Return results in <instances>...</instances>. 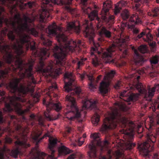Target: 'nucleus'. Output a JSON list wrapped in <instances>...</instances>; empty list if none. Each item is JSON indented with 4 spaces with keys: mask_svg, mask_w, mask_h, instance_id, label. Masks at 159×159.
<instances>
[{
    "mask_svg": "<svg viewBox=\"0 0 159 159\" xmlns=\"http://www.w3.org/2000/svg\"><path fill=\"white\" fill-rule=\"evenodd\" d=\"M16 1L0 0V2L12 11L16 6L13 4V2ZM4 11V9L0 6V26L5 22L11 30L5 28L0 32V52L4 54L3 58L7 63L15 62L17 65L20 77L14 78L7 84L6 87H31L32 84L36 83L33 71L34 61L31 59L28 63L24 62L21 57L25 54L24 48L26 51L30 48L35 56L40 57L41 60L38 67L39 72L43 74L48 73L49 75L54 73L57 76L61 74V68H54L51 63L48 66H45L43 60L49 57V49L41 48L39 52L35 47V43L31 41L30 37L25 33L24 32L26 31L35 37L38 36L39 33L35 28H30L31 24L33 25V20L24 15V22L23 23L19 13L15 14L13 18L9 20L2 15V12Z\"/></svg>",
    "mask_w": 159,
    "mask_h": 159,
    "instance_id": "nucleus-1",
    "label": "nucleus"
},
{
    "mask_svg": "<svg viewBox=\"0 0 159 159\" xmlns=\"http://www.w3.org/2000/svg\"><path fill=\"white\" fill-rule=\"evenodd\" d=\"M80 30L79 26H76L74 22L68 23L67 24L66 30L65 32L63 31L62 29L57 25L54 23L49 25L47 30L48 33L50 35H56L59 45H56L52 49L53 56L57 60V64L62 66L65 63L66 57L70 52H72L75 49L79 47L81 41H76L73 40L69 41L67 40L66 33H72L75 32L79 34Z\"/></svg>",
    "mask_w": 159,
    "mask_h": 159,
    "instance_id": "nucleus-2",
    "label": "nucleus"
},
{
    "mask_svg": "<svg viewBox=\"0 0 159 159\" xmlns=\"http://www.w3.org/2000/svg\"><path fill=\"white\" fill-rule=\"evenodd\" d=\"M115 105L117 108L109 113V116L104 120L100 130L102 133H106L110 129L116 128L118 124H121L124 128L120 132L124 134L123 137L125 141V148L130 150L135 146V144L133 143L132 141L134 138V124L133 121L122 116L118 112V109L123 111H126V106L124 104L117 102Z\"/></svg>",
    "mask_w": 159,
    "mask_h": 159,
    "instance_id": "nucleus-3",
    "label": "nucleus"
},
{
    "mask_svg": "<svg viewBox=\"0 0 159 159\" xmlns=\"http://www.w3.org/2000/svg\"><path fill=\"white\" fill-rule=\"evenodd\" d=\"M64 87L65 91L69 92L73 90L71 94H68L66 97V101L68 103V107L70 109L65 112L66 117L70 120H74L76 118H80L81 116L80 112L77 107L75 99L73 95L76 94L79 96L81 92L80 89L75 85V77L71 72H66L64 74Z\"/></svg>",
    "mask_w": 159,
    "mask_h": 159,
    "instance_id": "nucleus-4",
    "label": "nucleus"
},
{
    "mask_svg": "<svg viewBox=\"0 0 159 159\" xmlns=\"http://www.w3.org/2000/svg\"><path fill=\"white\" fill-rule=\"evenodd\" d=\"M129 39L128 36H125L122 39L120 38L116 39L112 45L102 53L98 51L97 46H95V47H92L91 57L92 64L94 66H97L102 63V60H107L105 61L106 63L109 62L110 61L108 60L112 57V52H114L117 48L122 52L124 55H126L127 54V42Z\"/></svg>",
    "mask_w": 159,
    "mask_h": 159,
    "instance_id": "nucleus-5",
    "label": "nucleus"
},
{
    "mask_svg": "<svg viewBox=\"0 0 159 159\" xmlns=\"http://www.w3.org/2000/svg\"><path fill=\"white\" fill-rule=\"evenodd\" d=\"M41 133L34 132L31 134V137L33 142L36 143L37 146L42 140L46 137H49L48 151L49 154L48 155L43 152H37L34 155V159H57L54 157V153L55 150L54 147L56 146L57 140V139L50 136L49 133H47L44 134V136L39 138Z\"/></svg>",
    "mask_w": 159,
    "mask_h": 159,
    "instance_id": "nucleus-6",
    "label": "nucleus"
},
{
    "mask_svg": "<svg viewBox=\"0 0 159 159\" xmlns=\"http://www.w3.org/2000/svg\"><path fill=\"white\" fill-rule=\"evenodd\" d=\"M121 16L123 20L121 22L122 26L124 27L128 25L129 28L133 29L134 37L135 40H138L145 35L146 30H143L142 32L139 34V29L134 27L135 24H138L141 21L138 14H133L129 18V13L128 11L125 10L121 14Z\"/></svg>",
    "mask_w": 159,
    "mask_h": 159,
    "instance_id": "nucleus-7",
    "label": "nucleus"
},
{
    "mask_svg": "<svg viewBox=\"0 0 159 159\" xmlns=\"http://www.w3.org/2000/svg\"><path fill=\"white\" fill-rule=\"evenodd\" d=\"M15 129L18 134L17 135L15 136V138L17 139L15 142L17 148L12 150L11 151L9 149H7V151L10 152V155L11 156L16 158L19 153V150H20L22 148H27L30 147V145L27 143V137L25 133L27 132V128H24L18 124L16 125Z\"/></svg>",
    "mask_w": 159,
    "mask_h": 159,
    "instance_id": "nucleus-8",
    "label": "nucleus"
},
{
    "mask_svg": "<svg viewBox=\"0 0 159 159\" xmlns=\"http://www.w3.org/2000/svg\"><path fill=\"white\" fill-rule=\"evenodd\" d=\"M146 138L147 141L140 146V151L142 155L145 159H159L157 153L150 152L154 150L152 144L156 142V136L151 134H148Z\"/></svg>",
    "mask_w": 159,
    "mask_h": 159,
    "instance_id": "nucleus-9",
    "label": "nucleus"
},
{
    "mask_svg": "<svg viewBox=\"0 0 159 159\" xmlns=\"http://www.w3.org/2000/svg\"><path fill=\"white\" fill-rule=\"evenodd\" d=\"M42 3L41 9L39 11V21L44 23L50 17V13L53 11V6L57 3V1L56 0H42Z\"/></svg>",
    "mask_w": 159,
    "mask_h": 159,
    "instance_id": "nucleus-10",
    "label": "nucleus"
},
{
    "mask_svg": "<svg viewBox=\"0 0 159 159\" xmlns=\"http://www.w3.org/2000/svg\"><path fill=\"white\" fill-rule=\"evenodd\" d=\"M140 78V76L138 75L134 79L137 82L135 84V87L140 93L144 94V98L146 100L151 102L152 101V97L154 95L156 89L157 90H159V84H155L154 87L152 88L149 87L148 92L144 88L142 84L139 82Z\"/></svg>",
    "mask_w": 159,
    "mask_h": 159,
    "instance_id": "nucleus-11",
    "label": "nucleus"
},
{
    "mask_svg": "<svg viewBox=\"0 0 159 159\" xmlns=\"http://www.w3.org/2000/svg\"><path fill=\"white\" fill-rule=\"evenodd\" d=\"M43 104L45 105L47 108V111L44 113L45 118L48 120H51L52 118L50 114V111L52 109H54L57 111H59L62 108L61 104L59 102L53 103L52 101H48L44 98L43 100Z\"/></svg>",
    "mask_w": 159,
    "mask_h": 159,
    "instance_id": "nucleus-12",
    "label": "nucleus"
},
{
    "mask_svg": "<svg viewBox=\"0 0 159 159\" xmlns=\"http://www.w3.org/2000/svg\"><path fill=\"white\" fill-rule=\"evenodd\" d=\"M87 0H81L82 9L83 11L85 14L88 15V18L90 21L95 20L97 24H99L101 21V19L98 17L96 11H92L90 7H87Z\"/></svg>",
    "mask_w": 159,
    "mask_h": 159,
    "instance_id": "nucleus-13",
    "label": "nucleus"
},
{
    "mask_svg": "<svg viewBox=\"0 0 159 159\" xmlns=\"http://www.w3.org/2000/svg\"><path fill=\"white\" fill-rule=\"evenodd\" d=\"M130 91L123 90L120 92V97H127V98L125 100L128 102H136L138 99L139 97L138 95L133 93H130Z\"/></svg>",
    "mask_w": 159,
    "mask_h": 159,
    "instance_id": "nucleus-14",
    "label": "nucleus"
},
{
    "mask_svg": "<svg viewBox=\"0 0 159 159\" xmlns=\"http://www.w3.org/2000/svg\"><path fill=\"white\" fill-rule=\"evenodd\" d=\"M89 151L88 152L89 159H96L97 158L96 147L94 141H92L89 145ZM98 159H107L104 156H102Z\"/></svg>",
    "mask_w": 159,
    "mask_h": 159,
    "instance_id": "nucleus-15",
    "label": "nucleus"
},
{
    "mask_svg": "<svg viewBox=\"0 0 159 159\" xmlns=\"http://www.w3.org/2000/svg\"><path fill=\"white\" fill-rule=\"evenodd\" d=\"M88 21L86 22V24L84 25V35L86 37L89 38L90 41H93V38L95 35L94 30L92 26V24L90 23L91 25L89 26L88 25Z\"/></svg>",
    "mask_w": 159,
    "mask_h": 159,
    "instance_id": "nucleus-16",
    "label": "nucleus"
},
{
    "mask_svg": "<svg viewBox=\"0 0 159 159\" xmlns=\"http://www.w3.org/2000/svg\"><path fill=\"white\" fill-rule=\"evenodd\" d=\"M132 49L134 51V59L135 64L138 66L142 65L145 61V60L134 47H132Z\"/></svg>",
    "mask_w": 159,
    "mask_h": 159,
    "instance_id": "nucleus-17",
    "label": "nucleus"
},
{
    "mask_svg": "<svg viewBox=\"0 0 159 159\" xmlns=\"http://www.w3.org/2000/svg\"><path fill=\"white\" fill-rule=\"evenodd\" d=\"M96 101L93 100L86 99L83 102L81 111L89 109L96 108Z\"/></svg>",
    "mask_w": 159,
    "mask_h": 159,
    "instance_id": "nucleus-18",
    "label": "nucleus"
},
{
    "mask_svg": "<svg viewBox=\"0 0 159 159\" xmlns=\"http://www.w3.org/2000/svg\"><path fill=\"white\" fill-rule=\"evenodd\" d=\"M99 35L101 36V38H99L98 40L102 42L104 40V37L108 39L110 38L111 37V33L105 27H102L99 32Z\"/></svg>",
    "mask_w": 159,
    "mask_h": 159,
    "instance_id": "nucleus-19",
    "label": "nucleus"
},
{
    "mask_svg": "<svg viewBox=\"0 0 159 159\" xmlns=\"http://www.w3.org/2000/svg\"><path fill=\"white\" fill-rule=\"evenodd\" d=\"M11 71V68H6L4 70H0V79L4 82L8 79V74Z\"/></svg>",
    "mask_w": 159,
    "mask_h": 159,
    "instance_id": "nucleus-20",
    "label": "nucleus"
},
{
    "mask_svg": "<svg viewBox=\"0 0 159 159\" xmlns=\"http://www.w3.org/2000/svg\"><path fill=\"white\" fill-rule=\"evenodd\" d=\"M88 78L89 80L90 81L89 83V88L91 89H92L95 88V87L97 85V84L98 82L102 77V75H100L98 76L96 80H95L93 78L92 76L87 75Z\"/></svg>",
    "mask_w": 159,
    "mask_h": 159,
    "instance_id": "nucleus-21",
    "label": "nucleus"
},
{
    "mask_svg": "<svg viewBox=\"0 0 159 159\" xmlns=\"http://www.w3.org/2000/svg\"><path fill=\"white\" fill-rule=\"evenodd\" d=\"M109 85V83L106 81H102L100 83L99 91L102 94L104 95L108 93Z\"/></svg>",
    "mask_w": 159,
    "mask_h": 159,
    "instance_id": "nucleus-22",
    "label": "nucleus"
},
{
    "mask_svg": "<svg viewBox=\"0 0 159 159\" xmlns=\"http://www.w3.org/2000/svg\"><path fill=\"white\" fill-rule=\"evenodd\" d=\"M100 120V116L96 112L92 118V122L94 125L97 126Z\"/></svg>",
    "mask_w": 159,
    "mask_h": 159,
    "instance_id": "nucleus-23",
    "label": "nucleus"
},
{
    "mask_svg": "<svg viewBox=\"0 0 159 159\" xmlns=\"http://www.w3.org/2000/svg\"><path fill=\"white\" fill-rule=\"evenodd\" d=\"M59 152L60 153L63 154H67L71 152L72 151L70 150L64 146H62L59 149Z\"/></svg>",
    "mask_w": 159,
    "mask_h": 159,
    "instance_id": "nucleus-24",
    "label": "nucleus"
},
{
    "mask_svg": "<svg viewBox=\"0 0 159 159\" xmlns=\"http://www.w3.org/2000/svg\"><path fill=\"white\" fill-rule=\"evenodd\" d=\"M40 38L42 41L43 44L44 46H49L51 45L52 42L48 39H46L44 35H42Z\"/></svg>",
    "mask_w": 159,
    "mask_h": 159,
    "instance_id": "nucleus-25",
    "label": "nucleus"
},
{
    "mask_svg": "<svg viewBox=\"0 0 159 159\" xmlns=\"http://www.w3.org/2000/svg\"><path fill=\"white\" fill-rule=\"evenodd\" d=\"M102 19L104 21L107 22L112 23L114 20V17L113 16H105L102 17Z\"/></svg>",
    "mask_w": 159,
    "mask_h": 159,
    "instance_id": "nucleus-26",
    "label": "nucleus"
},
{
    "mask_svg": "<svg viewBox=\"0 0 159 159\" xmlns=\"http://www.w3.org/2000/svg\"><path fill=\"white\" fill-rule=\"evenodd\" d=\"M151 15L154 17L157 18L159 17V7H157L154 8L152 10Z\"/></svg>",
    "mask_w": 159,
    "mask_h": 159,
    "instance_id": "nucleus-27",
    "label": "nucleus"
},
{
    "mask_svg": "<svg viewBox=\"0 0 159 159\" xmlns=\"http://www.w3.org/2000/svg\"><path fill=\"white\" fill-rule=\"evenodd\" d=\"M110 7L111 6L109 4L107 3L106 2H104L103 3L102 11L104 13V14H106L108 11Z\"/></svg>",
    "mask_w": 159,
    "mask_h": 159,
    "instance_id": "nucleus-28",
    "label": "nucleus"
},
{
    "mask_svg": "<svg viewBox=\"0 0 159 159\" xmlns=\"http://www.w3.org/2000/svg\"><path fill=\"white\" fill-rule=\"evenodd\" d=\"M159 61V57L156 55L150 59V62L152 65H154L157 64L158 62Z\"/></svg>",
    "mask_w": 159,
    "mask_h": 159,
    "instance_id": "nucleus-29",
    "label": "nucleus"
},
{
    "mask_svg": "<svg viewBox=\"0 0 159 159\" xmlns=\"http://www.w3.org/2000/svg\"><path fill=\"white\" fill-rule=\"evenodd\" d=\"M138 50L140 52L145 53L148 52L147 47L145 45H141L138 48Z\"/></svg>",
    "mask_w": 159,
    "mask_h": 159,
    "instance_id": "nucleus-30",
    "label": "nucleus"
},
{
    "mask_svg": "<svg viewBox=\"0 0 159 159\" xmlns=\"http://www.w3.org/2000/svg\"><path fill=\"white\" fill-rule=\"evenodd\" d=\"M73 0H60L61 4L65 5H69L71 4Z\"/></svg>",
    "mask_w": 159,
    "mask_h": 159,
    "instance_id": "nucleus-31",
    "label": "nucleus"
},
{
    "mask_svg": "<svg viewBox=\"0 0 159 159\" xmlns=\"http://www.w3.org/2000/svg\"><path fill=\"white\" fill-rule=\"evenodd\" d=\"M147 31V30H149V29L148 28L147 30H146ZM147 32L146 33V34H145V35H146V36L148 39V40L149 41H151L152 39V34H150V32H149L148 33H147Z\"/></svg>",
    "mask_w": 159,
    "mask_h": 159,
    "instance_id": "nucleus-32",
    "label": "nucleus"
},
{
    "mask_svg": "<svg viewBox=\"0 0 159 159\" xmlns=\"http://www.w3.org/2000/svg\"><path fill=\"white\" fill-rule=\"evenodd\" d=\"M6 121V119L3 118V113L2 111H0V123H5Z\"/></svg>",
    "mask_w": 159,
    "mask_h": 159,
    "instance_id": "nucleus-33",
    "label": "nucleus"
},
{
    "mask_svg": "<svg viewBox=\"0 0 159 159\" xmlns=\"http://www.w3.org/2000/svg\"><path fill=\"white\" fill-rule=\"evenodd\" d=\"M25 5H27L29 8H31L33 6L35 5V3L34 1H30L26 3Z\"/></svg>",
    "mask_w": 159,
    "mask_h": 159,
    "instance_id": "nucleus-34",
    "label": "nucleus"
},
{
    "mask_svg": "<svg viewBox=\"0 0 159 159\" xmlns=\"http://www.w3.org/2000/svg\"><path fill=\"white\" fill-rule=\"evenodd\" d=\"M90 137L93 139V140L95 141L96 139L99 138V134L97 133H95L93 134H92L91 135Z\"/></svg>",
    "mask_w": 159,
    "mask_h": 159,
    "instance_id": "nucleus-35",
    "label": "nucleus"
},
{
    "mask_svg": "<svg viewBox=\"0 0 159 159\" xmlns=\"http://www.w3.org/2000/svg\"><path fill=\"white\" fill-rule=\"evenodd\" d=\"M115 74V71H114L112 70L108 72L107 73V75L108 78L110 79H111L113 77Z\"/></svg>",
    "mask_w": 159,
    "mask_h": 159,
    "instance_id": "nucleus-36",
    "label": "nucleus"
},
{
    "mask_svg": "<svg viewBox=\"0 0 159 159\" xmlns=\"http://www.w3.org/2000/svg\"><path fill=\"white\" fill-rule=\"evenodd\" d=\"M8 117V118L10 119L11 121H10V122L9 121L8 122V125L9 126V125H10L11 124V123L12 122L11 121L13 120H16V116H14L11 115H9Z\"/></svg>",
    "mask_w": 159,
    "mask_h": 159,
    "instance_id": "nucleus-37",
    "label": "nucleus"
},
{
    "mask_svg": "<svg viewBox=\"0 0 159 159\" xmlns=\"http://www.w3.org/2000/svg\"><path fill=\"white\" fill-rule=\"evenodd\" d=\"M121 9V7L119 6H116L115 7V14H117V13H119L120 10Z\"/></svg>",
    "mask_w": 159,
    "mask_h": 159,
    "instance_id": "nucleus-38",
    "label": "nucleus"
},
{
    "mask_svg": "<svg viewBox=\"0 0 159 159\" xmlns=\"http://www.w3.org/2000/svg\"><path fill=\"white\" fill-rule=\"evenodd\" d=\"M5 139V142L6 143L9 144L11 143L12 141V139L11 138L7 136L6 137Z\"/></svg>",
    "mask_w": 159,
    "mask_h": 159,
    "instance_id": "nucleus-39",
    "label": "nucleus"
},
{
    "mask_svg": "<svg viewBox=\"0 0 159 159\" xmlns=\"http://www.w3.org/2000/svg\"><path fill=\"white\" fill-rule=\"evenodd\" d=\"M39 94L37 93L35 94L33 96V98H34V100H34V102H39Z\"/></svg>",
    "mask_w": 159,
    "mask_h": 159,
    "instance_id": "nucleus-40",
    "label": "nucleus"
},
{
    "mask_svg": "<svg viewBox=\"0 0 159 159\" xmlns=\"http://www.w3.org/2000/svg\"><path fill=\"white\" fill-rule=\"evenodd\" d=\"M121 85V82L118 81L116 83L114 87L116 89H120Z\"/></svg>",
    "mask_w": 159,
    "mask_h": 159,
    "instance_id": "nucleus-41",
    "label": "nucleus"
},
{
    "mask_svg": "<svg viewBox=\"0 0 159 159\" xmlns=\"http://www.w3.org/2000/svg\"><path fill=\"white\" fill-rule=\"evenodd\" d=\"M82 139V138H80L79 139L77 140V143H78L79 146H81L84 142V141L83 140H81Z\"/></svg>",
    "mask_w": 159,
    "mask_h": 159,
    "instance_id": "nucleus-42",
    "label": "nucleus"
},
{
    "mask_svg": "<svg viewBox=\"0 0 159 159\" xmlns=\"http://www.w3.org/2000/svg\"><path fill=\"white\" fill-rule=\"evenodd\" d=\"M66 130L67 133H70L72 131V129L70 127L67 126Z\"/></svg>",
    "mask_w": 159,
    "mask_h": 159,
    "instance_id": "nucleus-43",
    "label": "nucleus"
},
{
    "mask_svg": "<svg viewBox=\"0 0 159 159\" xmlns=\"http://www.w3.org/2000/svg\"><path fill=\"white\" fill-rule=\"evenodd\" d=\"M76 157V155L75 154L73 153L70 155L67 159H74Z\"/></svg>",
    "mask_w": 159,
    "mask_h": 159,
    "instance_id": "nucleus-44",
    "label": "nucleus"
},
{
    "mask_svg": "<svg viewBox=\"0 0 159 159\" xmlns=\"http://www.w3.org/2000/svg\"><path fill=\"white\" fill-rule=\"evenodd\" d=\"M83 64V62L82 61H79L77 63V66L78 68H79L80 66Z\"/></svg>",
    "mask_w": 159,
    "mask_h": 159,
    "instance_id": "nucleus-45",
    "label": "nucleus"
},
{
    "mask_svg": "<svg viewBox=\"0 0 159 159\" xmlns=\"http://www.w3.org/2000/svg\"><path fill=\"white\" fill-rule=\"evenodd\" d=\"M39 122L41 125H43V119L41 117H40L39 119Z\"/></svg>",
    "mask_w": 159,
    "mask_h": 159,
    "instance_id": "nucleus-46",
    "label": "nucleus"
},
{
    "mask_svg": "<svg viewBox=\"0 0 159 159\" xmlns=\"http://www.w3.org/2000/svg\"><path fill=\"white\" fill-rule=\"evenodd\" d=\"M57 88V86L55 84L54 85H52L51 86H50L49 88V89H56Z\"/></svg>",
    "mask_w": 159,
    "mask_h": 159,
    "instance_id": "nucleus-47",
    "label": "nucleus"
},
{
    "mask_svg": "<svg viewBox=\"0 0 159 159\" xmlns=\"http://www.w3.org/2000/svg\"><path fill=\"white\" fill-rule=\"evenodd\" d=\"M109 144V142L108 140H105L103 143V144L104 145V146H105V147H107V146Z\"/></svg>",
    "mask_w": 159,
    "mask_h": 159,
    "instance_id": "nucleus-48",
    "label": "nucleus"
},
{
    "mask_svg": "<svg viewBox=\"0 0 159 159\" xmlns=\"http://www.w3.org/2000/svg\"><path fill=\"white\" fill-rule=\"evenodd\" d=\"M85 76V74H80V77L82 80H83Z\"/></svg>",
    "mask_w": 159,
    "mask_h": 159,
    "instance_id": "nucleus-49",
    "label": "nucleus"
},
{
    "mask_svg": "<svg viewBox=\"0 0 159 159\" xmlns=\"http://www.w3.org/2000/svg\"><path fill=\"white\" fill-rule=\"evenodd\" d=\"M35 115L33 114H31L30 115V118L31 119H34L35 118Z\"/></svg>",
    "mask_w": 159,
    "mask_h": 159,
    "instance_id": "nucleus-50",
    "label": "nucleus"
},
{
    "mask_svg": "<svg viewBox=\"0 0 159 159\" xmlns=\"http://www.w3.org/2000/svg\"><path fill=\"white\" fill-rule=\"evenodd\" d=\"M66 9L69 11H71V8L69 7L66 6Z\"/></svg>",
    "mask_w": 159,
    "mask_h": 159,
    "instance_id": "nucleus-51",
    "label": "nucleus"
},
{
    "mask_svg": "<svg viewBox=\"0 0 159 159\" xmlns=\"http://www.w3.org/2000/svg\"><path fill=\"white\" fill-rule=\"evenodd\" d=\"M3 153L0 152V159L2 158L3 157Z\"/></svg>",
    "mask_w": 159,
    "mask_h": 159,
    "instance_id": "nucleus-52",
    "label": "nucleus"
},
{
    "mask_svg": "<svg viewBox=\"0 0 159 159\" xmlns=\"http://www.w3.org/2000/svg\"><path fill=\"white\" fill-rule=\"evenodd\" d=\"M150 75L151 77H153L155 76V74L154 73H151L150 74Z\"/></svg>",
    "mask_w": 159,
    "mask_h": 159,
    "instance_id": "nucleus-53",
    "label": "nucleus"
},
{
    "mask_svg": "<svg viewBox=\"0 0 159 159\" xmlns=\"http://www.w3.org/2000/svg\"><path fill=\"white\" fill-rule=\"evenodd\" d=\"M3 65V62L0 61V67H1Z\"/></svg>",
    "mask_w": 159,
    "mask_h": 159,
    "instance_id": "nucleus-54",
    "label": "nucleus"
},
{
    "mask_svg": "<svg viewBox=\"0 0 159 159\" xmlns=\"http://www.w3.org/2000/svg\"><path fill=\"white\" fill-rule=\"evenodd\" d=\"M139 5L138 4H136L135 5V7L136 8V9H137L138 10V8H139Z\"/></svg>",
    "mask_w": 159,
    "mask_h": 159,
    "instance_id": "nucleus-55",
    "label": "nucleus"
},
{
    "mask_svg": "<svg viewBox=\"0 0 159 159\" xmlns=\"http://www.w3.org/2000/svg\"><path fill=\"white\" fill-rule=\"evenodd\" d=\"M158 33L157 34V37H159V28L158 29Z\"/></svg>",
    "mask_w": 159,
    "mask_h": 159,
    "instance_id": "nucleus-56",
    "label": "nucleus"
},
{
    "mask_svg": "<svg viewBox=\"0 0 159 159\" xmlns=\"http://www.w3.org/2000/svg\"><path fill=\"white\" fill-rule=\"evenodd\" d=\"M157 125H159V118L157 120Z\"/></svg>",
    "mask_w": 159,
    "mask_h": 159,
    "instance_id": "nucleus-57",
    "label": "nucleus"
},
{
    "mask_svg": "<svg viewBox=\"0 0 159 159\" xmlns=\"http://www.w3.org/2000/svg\"><path fill=\"white\" fill-rule=\"evenodd\" d=\"M83 137L84 138H85L86 137V134H84L83 135Z\"/></svg>",
    "mask_w": 159,
    "mask_h": 159,
    "instance_id": "nucleus-58",
    "label": "nucleus"
},
{
    "mask_svg": "<svg viewBox=\"0 0 159 159\" xmlns=\"http://www.w3.org/2000/svg\"><path fill=\"white\" fill-rule=\"evenodd\" d=\"M3 151H7L6 149V148H5V147H4V148L3 149Z\"/></svg>",
    "mask_w": 159,
    "mask_h": 159,
    "instance_id": "nucleus-59",
    "label": "nucleus"
},
{
    "mask_svg": "<svg viewBox=\"0 0 159 159\" xmlns=\"http://www.w3.org/2000/svg\"><path fill=\"white\" fill-rule=\"evenodd\" d=\"M156 2L157 3H159V0H156Z\"/></svg>",
    "mask_w": 159,
    "mask_h": 159,
    "instance_id": "nucleus-60",
    "label": "nucleus"
},
{
    "mask_svg": "<svg viewBox=\"0 0 159 159\" xmlns=\"http://www.w3.org/2000/svg\"><path fill=\"white\" fill-rule=\"evenodd\" d=\"M157 108L158 109H159V103L158 104V106H157Z\"/></svg>",
    "mask_w": 159,
    "mask_h": 159,
    "instance_id": "nucleus-61",
    "label": "nucleus"
},
{
    "mask_svg": "<svg viewBox=\"0 0 159 159\" xmlns=\"http://www.w3.org/2000/svg\"><path fill=\"white\" fill-rule=\"evenodd\" d=\"M84 112L85 114H86V112L85 111H84Z\"/></svg>",
    "mask_w": 159,
    "mask_h": 159,
    "instance_id": "nucleus-62",
    "label": "nucleus"
},
{
    "mask_svg": "<svg viewBox=\"0 0 159 159\" xmlns=\"http://www.w3.org/2000/svg\"><path fill=\"white\" fill-rule=\"evenodd\" d=\"M2 84H0V87H1L2 86Z\"/></svg>",
    "mask_w": 159,
    "mask_h": 159,
    "instance_id": "nucleus-63",
    "label": "nucleus"
},
{
    "mask_svg": "<svg viewBox=\"0 0 159 159\" xmlns=\"http://www.w3.org/2000/svg\"><path fill=\"white\" fill-rule=\"evenodd\" d=\"M116 159H119L118 157H117L116 158Z\"/></svg>",
    "mask_w": 159,
    "mask_h": 159,
    "instance_id": "nucleus-64",
    "label": "nucleus"
}]
</instances>
